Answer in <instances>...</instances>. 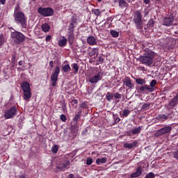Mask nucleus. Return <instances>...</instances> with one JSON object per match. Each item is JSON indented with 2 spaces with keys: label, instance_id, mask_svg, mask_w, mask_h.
<instances>
[{
  "label": "nucleus",
  "instance_id": "nucleus-30",
  "mask_svg": "<svg viewBox=\"0 0 178 178\" xmlns=\"http://www.w3.org/2000/svg\"><path fill=\"white\" fill-rule=\"evenodd\" d=\"M98 56V49L95 48L90 52V57L96 58Z\"/></svg>",
  "mask_w": 178,
  "mask_h": 178
},
{
  "label": "nucleus",
  "instance_id": "nucleus-21",
  "mask_svg": "<svg viewBox=\"0 0 178 178\" xmlns=\"http://www.w3.org/2000/svg\"><path fill=\"white\" fill-rule=\"evenodd\" d=\"M41 29L44 33H48L51 30V26L48 23H44L42 24Z\"/></svg>",
  "mask_w": 178,
  "mask_h": 178
},
{
  "label": "nucleus",
  "instance_id": "nucleus-26",
  "mask_svg": "<svg viewBox=\"0 0 178 178\" xmlns=\"http://www.w3.org/2000/svg\"><path fill=\"white\" fill-rule=\"evenodd\" d=\"M88 106H90V103L88 102H83L79 104V108H81V109H88Z\"/></svg>",
  "mask_w": 178,
  "mask_h": 178
},
{
  "label": "nucleus",
  "instance_id": "nucleus-40",
  "mask_svg": "<svg viewBox=\"0 0 178 178\" xmlns=\"http://www.w3.org/2000/svg\"><path fill=\"white\" fill-rule=\"evenodd\" d=\"M154 22L153 19H151L148 23H147V26L150 29L152 28L154 26Z\"/></svg>",
  "mask_w": 178,
  "mask_h": 178
},
{
  "label": "nucleus",
  "instance_id": "nucleus-6",
  "mask_svg": "<svg viewBox=\"0 0 178 178\" xmlns=\"http://www.w3.org/2000/svg\"><path fill=\"white\" fill-rule=\"evenodd\" d=\"M38 13H39V15H40L43 17H49L51 16H54V9L49 7H47V8L39 7L38 8Z\"/></svg>",
  "mask_w": 178,
  "mask_h": 178
},
{
  "label": "nucleus",
  "instance_id": "nucleus-41",
  "mask_svg": "<svg viewBox=\"0 0 178 178\" xmlns=\"http://www.w3.org/2000/svg\"><path fill=\"white\" fill-rule=\"evenodd\" d=\"M5 43V38H3V35H0V47L3 45Z\"/></svg>",
  "mask_w": 178,
  "mask_h": 178
},
{
  "label": "nucleus",
  "instance_id": "nucleus-35",
  "mask_svg": "<svg viewBox=\"0 0 178 178\" xmlns=\"http://www.w3.org/2000/svg\"><path fill=\"white\" fill-rule=\"evenodd\" d=\"M58 149H59V147L56 145H54L51 147V152H53V154H58Z\"/></svg>",
  "mask_w": 178,
  "mask_h": 178
},
{
  "label": "nucleus",
  "instance_id": "nucleus-8",
  "mask_svg": "<svg viewBox=\"0 0 178 178\" xmlns=\"http://www.w3.org/2000/svg\"><path fill=\"white\" fill-rule=\"evenodd\" d=\"M17 115V107L16 106H12L10 108L7 109L4 112L5 119H13L15 116Z\"/></svg>",
  "mask_w": 178,
  "mask_h": 178
},
{
  "label": "nucleus",
  "instance_id": "nucleus-43",
  "mask_svg": "<svg viewBox=\"0 0 178 178\" xmlns=\"http://www.w3.org/2000/svg\"><path fill=\"white\" fill-rule=\"evenodd\" d=\"M81 115V113L79 112L76 115H75V116L74 118V120L75 122H77V120H79V119H80Z\"/></svg>",
  "mask_w": 178,
  "mask_h": 178
},
{
  "label": "nucleus",
  "instance_id": "nucleus-60",
  "mask_svg": "<svg viewBox=\"0 0 178 178\" xmlns=\"http://www.w3.org/2000/svg\"><path fill=\"white\" fill-rule=\"evenodd\" d=\"M94 155L97 156V154L92 152V156H94Z\"/></svg>",
  "mask_w": 178,
  "mask_h": 178
},
{
  "label": "nucleus",
  "instance_id": "nucleus-33",
  "mask_svg": "<svg viewBox=\"0 0 178 178\" xmlns=\"http://www.w3.org/2000/svg\"><path fill=\"white\" fill-rule=\"evenodd\" d=\"M97 44V39L94 36H90V45Z\"/></svg>",
  "mask_w": 178,
  "mask_h": 178
},
{
  "label": "nucleus",
  "instance_id": "nucleus-58",
  "mask_svg": "<svg viewBox=\"0 0 178 178\" xmlns=\"http://www.w3.org/2000/svg\"><path fill=\"white\" fill-rule=\"evenodd\" d=\"M87 42L88 44H90V36H88L87 38Z\"/></svg>",
  "mask_w": 178,
  "mask_h": 178
},
{
  "label": "nucleus",
  "instance_id": "nucleus-32",
  "mask_svg": "<svg viewBox=\"0 0 178 178\" xmlns=\"http://www.w3.org/2000/svg\"><path fill=\"white\" fill-rule=\"evenodd\" d=\"M150 104L149 103H145L143 104V105L142 106V108H141V110L143 111H148L149 107H150Z\"/></svg>",
  "mask_w": 178,
  "mask_h": 178
},
{
  "label": "nucleus",
  "instance_id": "nucleus-25",
  "mask_svg": "<svg viewBox=\"0 0 178 178\" xmlns=\"http://www.w3.org/2000/svg\"><path fill=\"white\" fill-rule=\"evenodd\" d=\"M107 159L105 157L103 158H98L96 159L97 165H99L101 164L106 163Z\"/></svg>",
  "mask_w": 178,
  "mask_h": 178
},
{
  "label": "nucleus",
  "instance_id": "nucleus-20",
  "mask_svg": "<svg viewBox=\"0 0 178 178\" xmlns=\"http://www.w3.org/2000/svg\"><path fill=\"white\" fill-rule=\"evenodd\" d=\"M170 115V113L167 114V115L164 114H159L157 116V119L159 121L165 122V120H168Z\"/></svg>",
  "mask_w": 178,
  "mask_h": 178
},
{
  "label": "nucleus",
  "instance_id": "nucleus-29",
  "mask_svg": "<svg viewBox=\"0 0 178 178\" xmlns=\"http://www.w3.org/2000/svg\"><path fill=\"white\" fill-rule=\"evenodd\" d=\"M135 80L136 83H137V84H139L140 86H143V84H145L146 83L145 80L142 78H136L135 79Z\"/></svg>",
  "mask_w": 178,
  "mask_h": 178
},
{
  "label": "nucleus",
  "instance_id": "nucleus-54",
  "mask_svg": "<svg viewBox=\"0 0 178 178\" xmlns=\"http://www.w3.org/2000/svg\"><path fill=\"white\" fill-rule=\"evenodd\" d=\"M49 66L51 67V69L54 67V61L51 60L49 62Z\"/></svg>",
  "mask_w": 178,
  "mask_h": 178
},
{
  "label": "nucleus",
  "instance_id": "nucleus-63",
  "mask_svg": "<svg viewBox=\"0 0 178 178\" xmlns=\"http://www.w3.org/2000/svg\"><path fill=\"white\" fill-rule=\"evenodd\" d=\"M97 1H98V2H101V1H102V0H97Z\"/></svg>",
  "mask_w": 178,
  "mask_h": 178
},
{
  "label": "nucleus",
  "instance_id": "nucleus-59",
  "mask_svg": "<svg viewBox=\"0 0 178 178\" xmlns=\"http://www.w3.org/2000/svg\"><path fill=\"white\" fill-rule=\"evenodd\" d=\"M92 164V159H90V165Z\"/></svg>",
  "mask_w": 178,
  "mask_h": 178
},
{
  "label": "nucleus",
  "instance_id": "nucleus-36",
  "mask_svg": "<svg viewBox=\"0 0 178 178\" xmlns=\"http://www.w3.org/2000/svg\"><path fill=\"white\" fill-rule=\"evenodd\" d=\"M156 84H157V81H156V80H155V79H153V80L149 83V86L150 87V88H152V91L154 87H155V86H156Z\"/></svg>",
  "mask_w": 178,
  "mask_h": 178
},
{
  "label": "nucleus",
  "instance_id": "nucleus-22",
  "mask_svg": "<svg viewBox=\"0 0 178 178\" xmlns=\"http://www.w3.org/2000/svg\"><path fill=\"white\" fill-rule=\"evenodd\" d=\"M66 44H67V39L66 37L63 36L61 40L58 41L59 47H66Z\"/></svg>",
  "mask_w": 178,
  "mask_h": 178
},
{
  "label": "nucleus",
  "instance_id": "nucleus-23",
  "mask_svg": "<svg viewBox=\"0 0 178 178\" xmlns=\"http://www.w3.org/2000/svg\"><path fill=\"white\" fill-rule=\"evenodd\" d=\"M119 1V7L120 8H125L129 6V4L126 2L127 0H118Z\"/></svg>",
  "mask_w": 178,
  "mask_h": 178
},
{
  "label": "nucleus",
  "instance_id": "nucleus-62",
  "mask_svg": "<svg viewBox=\"0 0 178 178\" xmlns=\"http://www.w3.org/2000/svg\"><path fill=\"white\" fill-rule=\"evenodd\" d=\"M155 1H156L158 2H161V0H155Z\"/></svg>",
  "mask_w": 178,
  "mask_h": 178
},
{
  "label": "nucleus",
  "instance_id": "nucleus-14",
  "mask_svg": "<svg viewBox=\"0 0 178 178\" xmlns=\"http://www.w3.org/2000/svg\"><path fill=\"white\" fill-rule=\"evenodd\" d=\"M174 18L171 17H165L163 20V24L166 26H170L172 25Z\"/></svg>",
  "mask_w": 178,
  "mask_h": 178
},
{
  "label": "nucleus",
  "instance_id": "nucleus-11",
  "mask_svg": "<svg viewBox=\"0 0 178 178\" xmlns=\"http://www.w3.org/2000/svg\"><path fill=\"white\" fill-rule=\"evenodd\" d=\"M102 76H104V72H98L97 74L90 79V83L95 84L98 83V81H101L102 80Z\"/></svg>",
  "mask_w": 178,
  "mask_h": 178
},
{
  "label": "nucleus",
  "instance_id": "nucleus-42",
  "mask_svg": "<svg viewBox=\"0 0 178 178\" xmlns=\"http://www.w3.org/2000/svg\"><path fill=\"white\" fill-rule=\"evenodd\" d=\"M11 63L13 65H15V63H16V54H12Z\"/></svg>",
  "mask_w": 178,
  "mask_h": 178
},
{
  "label": "nucleus",
  "instance_id": "nucleus-64",
  "mask_svg": "<svg viewBox=\"0 0 178 178\" xmlns=\"http://www.w3.org/2000/svg\"><path fill=\"white\" fill-rule=\"evenodd\" d=\"M176 98H177V99H178V93H177V96H176Z\"/></svg>",
  "mask_w": 178,
  "mask_h": 178
},
{
  "label": "nucleus",
  "instance_id": "nucleus-4",
  "mask_svg": "<svg viewBox=\"0 0 178 178\" xmlns=\"http://www.w3.org/2000/svg\"><path fill=\"white\" fill-rule=\"evenodd\" d=\"M143 15L140 10H136L134 13L133 22L135 24L137 29L142 30L143 29Z\"/></svg>",
  "mask_w": 178,
  "mask_h": 178
},
{
  "label": "nucleus",
  "instance_id": "nucleus-10",
  "mask_svg": "<svg viewBox=\"0 0 178 178\" xmlns=\"http://www.w3.org/2000/svg\"><path fill=\"white\" fill-rule=\"evenodd\" d=\"M172 131V127L171 126H164L161 129H159L156 133H155V137L159 138L161 136L168 134L170 133Z\"/></svg>",
  "mask_w": 178,
  "mask_h": 178
},
{
  "label": "nucleus",
  "instance_id": "nucleus-56",
  "mask_svg": "<svg viewBox=\"0 0 178 178\" xmlns=\"http://www.w3.org/2000/svg\"><path fill=\"white\" fill-rule=\"evenodd\" d=\"M86 164L90 165V158L87 159Z\"/></svg>",
  "mask_w": 178,
  "mask_h": 178
},
{
  "label": "nucleus",
  "instance_id": "nucleus-38",
  "mask_svg": "<svg viewBox=\"0 0 178 178\" xmlns=\"http://www.w3.org/2000/svg\"><path fill=\"white\" fill-rule=\"evenodd\" d=\"M155 177L156 175H154V173L152 172H150L146 175L145 178H155Z\"/></svg>",
  "mask_w": 178,
  "mask_h": 178
},
{
  "label": "nucleus",
  "instance_id": "nucleus-13",
  "mask_svg": "<svg viewBox=\"0 0 178 178\" xmlns=\"http://www.w3.org/2000/svg\"><path fill=\"white\" fill-rule=\"evenodd\" d=\"M123 86H125L128 90H131L134 87V84L132 83V81L129 76H125L122 80Z\"/></svg>",
  "mask_w": 178,
  "mask_h": 178
},
{
  "label": "nucleus",
  "instance_id": "nucleus-31",
  "mask_svg": "<svg viewBox=\"0 0 178 178\" xmlns=\"http://www.w3.org/2000/svg\"><path fill=\"white\" fill-rule=\"evenodd\" d=\"M74 24L70 23L68 29V34H74Z\"/></svg>",
  "mask_w": 178,
  "mask_h": 178
},
{
  "label": "nucleus",
  "instance_id": "nucleus-47",
  "mask_svg": "<svg viewBox=\"0 0 178 178\" xmlns=\"http://www.w3.org/2000/svg\"><path fill=\"white\" fill-rule=\"evenodd\" d=\"M78 102H79L77 101V99H72L71 101V104H72V106L77 105Z\"/></svg>",
  "mask_w": 178,
  "mask_h": 178
},
{
  "label": "nucleus",
  "instance_id": "nucleus-28",
  "mask_svg": "<svg viewBox=\"0 0 178 178\" xmlns=\"http://www.w3.org/2000/svg\"><path fill=\"white\" fill-rule=\"evenodd\" d=\"M19 13H23L22 10H20V5L19 4H16L15 7L14 8V14L13 15H17Z\"/></svg>",
  "mask_w": 178,
  "mask_h": 178
},
{
  "label": "nucleus",
  "instance_id": "nucleus-5",
  "mask_svg": "<svg viewBox=\"0 0 178 178\" xmlns=\"http://www.w3.org/2000/svg\"><path fill=\"white\" fill-rule=\"evenodd\" d=\"M22 90H23V98L25 101H30L31 98V88L30 83L27 81H24L21 84Z\"/></svg>",
  "mask_w": 178,
  "mask_h": 178
},
{
  "label": "nucleus",
  "instance_id": "nucleus-1",
  "mask_svg": "<svg viewBox=\"0 0 178 178\" xmlns=\"http://www.w3.org/2000/svg\"><path fill=\"white\" fill-rule=\"evenodd\" d=\"M154 56L155 53L152 50L145 48L144 54L140 56L138 60L145 66H152Z\"/></svg>",
  "mask_w": 178,
  "mask_h": 178
},
{
  "label": "nucleus",
  "instance_id": "nucleus-51",
  "mask_svg": "<svg viewBox=\"0 0 178 178\" xmlns=\"http://www.w3.org/2000/svg\"><path fill=\"white\" fill-rule=\"evenodd\" d=\"M88 127H87L85 130H84V131H83L82 132V134L84 136V135H86V134H87V133L88 132Z\"/></svg>",
  "mask_w": 178,
  "mask_h": 178
},
{
  "label": "nucleus",
  "instance_id": "nucleus-7",
  "mask_svg": "<svg viewBox=\"0 0 178 178\" xmlns=\"http://www.w3.org/2000/svg\"><path fill=\"white\" fill-rule=\"evenodd\" d=\"M59 73H60V67L57 66L54 69V72L51 75L50 84L51 87H56V84H58V77H59Z\"/></svg>",
  "mask_w": 178,
  "mask_h": 178
},
{
  "label": "nucleus",
  "instance_id": "nucleus-46",
  "mask_svg": "<svg viewBox=\"0 0 178 178\" xmlns=\"http://www.w3.org/2000/svg\"><path fill=\"white\" fill-rule=\"evenodd\" d=\"M174 158L178 160V150L173 152Z\"/></svg>",
  "mask_w": 178,
  "mask_h": 178
},
{
  "label": "nucleus",
  "instance_id": "nucleus-15",
  "mask_svg": "<svg viewBox=\"0 0 178 178\" xmlns=\"http://www.w3.org/2000/svg\"><path fill=\"white\" fill-rule=\"evenodd\" d=\"M70 165V161L69 160H66L63 164L59 165L57 166V168L59 170H62L64 172V170H66V169L68 168V166Z\"/></svg>",
  "mask_w": 178,
  "mask_h": 178
},
{
  "label": "nucleus",
  "instance_id": "nucleus-45",
  "mask_svg": "<svg viewBox=\"0 0 178 178\" xmlns=\"http://www.w3.org/2000/svg\"><path fill=\"white\" fill-rule=\"evenodd\" d=\"M60 120H62V122H66V115L62 114L60 116Z\"/></svg>",
  "mask_w": 178,
  "mask_h": 178
},
{
  "label": "nucleus",
  "instance_id": "nucleus-37",
  "mask_svg": "<svg viewBox=\"0 0 178 178\" xmlns=\"http://www.w3.org/2000/svg\"><path fill=\"white\" fill-rule=\"evenodd\" d=\"M68 41L69 42H73L74 41V33H69Z\"/></svg>",
  "mask_w": 178,
  "mask_h": 178
},
{
  "label": "nucleus",
  "instance_id": "nucleus-50",
  "mask_svg": "<svg viewBox=\"0 0 178 178\" xmlns=\"http://www.w3.org/2000/svg\"><path fill=\"white\" fill-rule=\"evenodd\" d=\"M46 41H47V42H49V41H51V35H48L46 37Z\"/></svg>",
  "mask_w": 178,
  "mask_h": 178
},
{
  "label": "nucleus",
  "instance_id": "nucleus-61",
  "mask_svg": "<svg viewBox=\"0 0 178 178\" xmlns=\"http://www.w3.org/2000/svg\"><path fill=\"white\" fill-rule=\"evenodd\" d=\"M147 14H148V13L147 12H146L145 14H144V16L145 17V16H147Z\"/></svg>",
  "mask_w": 178,
  "mask_h": 178
},
{
  "label": "nucleus",
  "instance_id": "nucleus-34",
  "mask_svg": "<svg viewBox=\"0 0 178 178\" xmlns=\"http://www.w3.org/2000/svg\"><path fill=\"white\" fill-rule=\"evenodd\" d=\"M110 34L112 35L113 38H118L119 36V32L115 30H111L110 31Z\"/></svg>",
  "mask_w": 178,
  "mask_h": 178
},
{
  "label": "nucleus",
  "instance_id": "nucleus-12",
  "mask_svg": "<svg viewBox=\"0 0 178 178\" xmlns=\"http://www.w3.org/2000/svg\"><path fill=\"white\" fill-rule=\"evenodd\" d=\"M141 131V127H136L134 129H129L125 132L127 136H138Z\"/></svg>",
  "mask_w": 178,
  "mask_h": 178
},
{
  "label": "nucleus",
  "instance_id": "nucleus-16",
  "mask_svg": "<svg viewBox=\"0 0 178 178\" xmlns=\"http://www.w3.org/2000/svg\"><path fill=\"white\" fill-rule=\"evenodd\" d=\"M70 70H72V67H70V64H63L61 65V72L63 74H65H65H67Z\"/></svg>",
  "mask_w": 178,
  "mask_h": 178
},
{
  "label": "nucleus",
  "instance_id": "nucleus-24",
  "mask_svg": "<svg viewBox=\"0 0 178 178\" xmlns=\"http://www.w3.org/2000/svg\"><path fill=\"white\" fill-rule=\"evenodd\" d=\"M130 113H131V111L129 110L124 109L122 111V113H120L121 118H127L129 115Z\"/></svg>",
  "mask_w": 178,
  "mask_h": 178
},
{
  "label": "nucleus",
  "instance_id": "nucleus-9",
  "mask_svg": "<svg viewBox=\"0 0 178 178\" xmlns=\"http://www.w3.org/2000/svg\"><path fill=\"white\" fill-rule=\"evenodd\" d=\"M122 97V95L118 92L115 93L108 92L106 95V100L108 101V102H111V101L114 98L115 104H118V102H120L119 99H121Z\"/></svg>",
  "mask_w": 178,
  "mask_h": 178
},
{
  "label": "nucleus",
  "instance_id": "nucleus-55",
  "mask_svg": "<svg viewBox=\"0 0 178 178\" xmlns=\"http://www.w3.org/2000/svg\"><path fill=\"white\" fill-rule=\"evenodd\" d=\"M143 1L145 4H148L150 3V0H143Z\"/></svg>",
  "mask_w": 178,
  "mask_h": 178
},
{
  "label": "nucleus",
  "instance_id": "nucleus-19",
  "mask_svg": "<svg viewBox=\"0 0 178 178\" xmlns=\"http://www.w3.org/2000/svg\"><path fill=\"white\" fill-rule=\"evenodd\" d=\"M138 145V142L136 140H134L132 143H124V147L131 149L134 147H137Z\"/></svg>",
  "mask_w": 178,
  "mask_h": 178
},
{
  "label": "nucleus",
  "instance_id": "nucleus-49",
  "mask_svg": "<svg viewBox=\"0 0 178 178\" xmlns=\"http://www.w3.org/2000/svg\"><path fill=\"white\" fill-rule=\"evenodd\" d=\"M61 108L63 110L66 111V104L65 103H61Z\"/></svg>",
  "mask_w": 178,
  "mask_h": 178
},
{
  "label": "nucleus",
  "instance_id": "nucleus-27",
  "mask_svg": "<svg viewBox=\"0 0 178 178\" xmlns=\"http://www.w3.org/2000/svg\"><path fill=\"white\" fill-rule=\"evenodd\" d=\"M177 102H178V99H177V97H174L173 99H172V100L170 102L169 105H170V107L174 108V107L176 106Z\"/></svg>",
  "mask_w": 178,
  "mask_h": 178
},
{
  "label": "nucleus",
  "instance_id": "nucleus-44",
  "mask_svg": "<svg viewBox=\"0 0 178 178\" xmlns=\"http://www.w3.org/2000/svg\"><path fill=\"white\" fill-rule=\"evenodd\" d=\"M92 13L96 15L97 16L101 14V11H99L98 9H93L92 10Z\"/></svg>",
  "mask_w": 178,
  "mask_h": 178
},
{
  "label": "nucleus",
  "instance_id": "nucleus-18",
  "mask_svg": "<svg viewBox=\"0 0 178 178\" xmlns=\"http://www.w3.org/2000/svg\"><path fill=\"white\" fill-rule=\"evenodd\" d=\"M138 92H145V91H149L152 92V88L148 85L141 86L137 89Z\"/></svg>",
  "mask_w": 178,
  "mask_h": 178
},
{
  "label": "nucleus",
  "instance_id": "nucleus-57",
  "mask_svg": "<svg viewBox=\"0 0 178 178\" xmlns=\"http://www.w3.org/2000/svg\"><path fill=\"white\" fill-rule=\"evenodd\" d=\"M18 65L19 66H22L23 65V61L22 60H20L19 63H18Z\"/></svg>",
  "mask_w": 178,
  "mask_h": 178
},
{
  "label": "nucleus",
  "instance_id": "nucleus-52",
  "mask_svg": "<svg viewBox=\"0 0 178 178\" xmlns=\"http://www.w3.org/2000/svg\"><path fill=\"white\" fill-rule=\"evenodd\" d=\"M6 3V0H0V3H1V5H5Z\"/></svg>",
  "mask_w": 178,
  "mask_h": 178
},
{
  "label": "nucleus",
  "instance_id": "nucleus-2",
  "mask_svg": "<svg viewBox=\"0 0 178 178\" xmlns=\"http://www.w3.org/2000/svg\"><path fill=\"white\" fill-rule=\"evenodd\" d=\"M15 22L19 26L22 27V31H24L23 29H27V17L24 15V13H20L19 14L13 15Z\"/></svg>",
  "mask_w": 178,
  "mask_h": 178
},
{
  "label": "nucleus",
  "instance_id": "nucleus-3",
  "mask_svg": "<svg viewBox=\"0 0 178 178\" xmlns=\"http://www.w3.org/2000/svg\"><path fill=\"white\" fill-rule=\"evenodd\" d=\"M10 38L15 44H22V42L26 41V35L17 31L10 33Z\"/></svg>",
  "mask_w": 178,
  "mask_h": 178
},
{
  "label": "nucleus",
  "instance_id": "nucleus-39",
  "mask_svg": "<svg viewBox=\"0 0 178 178\" xmlns=\"http://www.w3.org/2000/svg\"><path fill=\"white\" fill-rule=\"evenodd\" d=\"M72 67L74 70V73H77V72H79V65L77 63L72 64Z\"/></svg>",
  "mask_w": 178,
  "mask_h": 178
},
{
  "label": "nucleus",
  "instance_id": "nucleus-17",
  "mask_svg": "<svg viewBox=\"0 0 178 178\" xmlns=\"http://www.w3.org/2000/svg\"><path fill=\"white\" fill-rule=\"evenodd\" d=\"M143 172V168L139 166L136 168V171L134 173L131 174V178H137L140 176H141Z\"/></svg>",
  "mask_w": 178,
  "mask_h": 178
},
{
  "label": "nucleus",
  "instance_id": "nucleus-48",
  "mask_svg": "<svg viewBox=\"0 0 178 178\" xmlns=\"http://www.w3.org/2000/svg\"><path fill=\"white\" fill-rule=\"evenodd\" d=\"M98 62L99 63H104V58H102V56H99L98 58Z\"/></svg>",
  "mask_w": 178,
  "mask_h": 178
},
{
  "label": "nucleus",
  "instance_id": "nucleus-53",
  "mask_svg": "<svg viewBox=\"0 0 178 178\" xmlns=\"http://www.w3.org/2000/svg\"><path fill=\"white\" fill-rule=\"evenodd\" d=\"M17 178H27V177H26V175H22L18 176Z\"/></svg>",
  "mask_w": 178,
  "mask_h": 178
}]
</instances>
